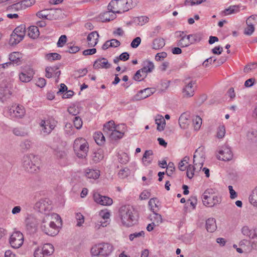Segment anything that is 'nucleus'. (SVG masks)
Segmentation results:
<instances>
[{
  "label": "nucleus",
  "instance_id": "nucleus-1",
  "mask_svg": "<svg viewBox=\"0 0 257 257\" xmlns=\"http://www.w3.org/2000/svg\"><path fill=\"white\" fill-rule=\"evenodd\" d=\"M56 222L62 224L61 218L57 214L44 215L40 222L41 230L47 235L55 236L59 231V226Z\"/></svg>",
  "mask_w": 257,
  "mask_h": 257
},
{
  "label": "nucleus",
  "instance_id": "nucleus-2",
  "mask_svg": "<svg viewBox=\"0 0 257 257\" xmlns=\"http://www.w3.org/2000/svg\"><path fill=\"white\" fill-rule=\"evenodd\" d=\"M135 211L130 205L122 206L119 209V216L123 225L130 227L136 222Z\"/></svg>",
  "mask_w": 257,
  "mask_h": 257
},
{
  "label": "nucleus",
  "instance_id": "nucleus-3",
  "mask_svg": "<svg viewBox=\"0 0 257 257\" xmlns=\"http://www.w3.org/2000/svg\"><path fill=\"white\" fill-rule=\"evenodd\" d=\"M113 250V246L109 243L102 242L93 245L90 249V253L93 256L107 257Z\"/></svg>",
  "mask_w": 257,
  "mask_h": 257
},
{
  "label": "nucleus",
  "instance_id": "nucleus-4",
  "mask_svg": "<svg viewBox=\"0 0 257 257\" xmlns=\"http://www.w3.org/2000/svg\"><path fill=\"white\" fill-rule=\"evenodd\" d=\"M40 164V160L37 156L31 154L23 157V166L29 173H35L39 170Z\"/></svg>",
  "mask_w": 257,
  "mask_h": 257
},
{
  "label": "nucleus",
  "instance_id": "nucleus-5",
  "mask_svg": "<svg viewBox=\"0 0 257 257\" xmlns=\"http://www.w3.org/2000/svg\"><path fill=\"white\" fill-rule=\"evenodd\" d=\"M73 149L77 157L85 158L87 156L88 152V144L82 138H77L73 144Z\"/></svg>",
  "mask_w": 257,
  "mask_h": 257
},
{
  "label": "nucleus",
  "instance_id": "nucleus-6",
  "mask_svg": "<svg viewBox=\"0 0 257 257\" xmlns=\"http://www.w3.org/2000/svg\"><path fill=\"white\" fill-rule=\"evenodd\" d=\"M35 208L45 215L49 214L47 212L52 208L51 201L48 198L41 199L36 203Z\"/></svg>",
  "mask_w": 257,
  "mask_h": 257
},
{
  "label": "nucleus",
  "instance_id": "nucleus-7",
  "mask_svg": "<svg viewBox=\"0 0 257 257\" xmlns=\"http://www.w3.org/2000/svg\"><path fill=\"white\" fill-rule=\"evenodd\" d=\"M23 234L20 231L14 232L10 238V243L14 248H19L23 244Z\"/></svg>",
  "mask_w": 257,
  "mask_h": 257
},
{
  "label": "nucleus",
  "instance_id": "nucleus-8",
  "mask_svg": "<svg viewBox=\"0 0 257 257\" xmlns=\"http://www.w3.org/2000/svg\"><path fill=\"white\" fill-rule=\"evenodd\" d=\"M138 2V0H117L118 9L119 13L121 14L127 12L134 7Z\"/></svg>",
  "mask_w": 257,
  "mask_h": 257
},
{
  "label": "nucleus",
  "instance_id": "nucleus-9",
  "mask_svg": "<svg viewBox=\"0 0 257 257\" xmlns=\"http://www.w3.org/2000/svg\"><path fill=\"white\" fill-rule=\"evenodd\" d=\"M93 199L94 201L101 205L109 206L112 204V199L107 196H103L98 193L93 194Z\"/></svg>",
  "mask_w": 257,
  "mask_h": 257
},
{
  "label": "nucleus",
  "instance_id": "nucleus-10",
  "mask_svg": "<svg viewBox=\"0 0 257 257\" xmlns=\"http://www.w3.org/2000/svg\"><path fill=\"white\" fill-rule=\"evenodd\" d=\"M9 112L12 117L21 118L25 114L26 111L25 108L21 105L13 106L9 110Z\"/></svg>",
  "mask_w": 257,
  "mask_h": 257
},
{
  "label": "nucleus",
  "instance_id": "nucleus-11",
  "mask_svg": "<svg viewBox=\"0 0 257 257\" xmlns=\"http://www.w3.org/2000/svg\"><path fill=\"white\" fill-rule=\"evenodd\" d=\"M26 225L27 229L30 233H33L37 230L38 222L34 216L29 215L26 219Z\"/></svg>",
  "mask_w": 257,
  "mask_h": 257
},
{
  "label": "nucleus",
  "instance_id": "nucleus-12",
  "mask_svg": "<svg viewBox=\"0 0 257 257\" xmlns=\"http://www.w3.org/2000/svg\"><path fill=\"white\" fill-rule=\"evenodd\" d=\"M185 86L183 89L182 92L183 96L185 97H191L194 94V91L196 88L195 81H191L189 83L185 82Z\"/></svg>",
  "mask_w": 257,
  "mask_h": 257
},
{
  "label": "nucleus",
  "instance_id": "nucleus-13",
  "mask_svg": "<svg viewBox=\"0 0 257 257\" xmlns=\"http://www.w3.org/2000/svg\"><path fill=\"white\" fill-rule=\"evenodd\" d=\"M219 153L221 156H219L218 159L224 161H230L233 157L230 148L227 146L223 147L222 149L219 151Z\"/></svg>",
  "mask_w": 257,
  "mask_h": 257
},
{
  "label": "nucleus",
  "instance_id": "nucleus-14",
  "mask_svg": "<svg viewBox=\"0 0 257 257\" xmlns=\"http://www.w3.org/2000/svg\"><path fill=\"white\" fill-rule=\"evenodd\" d=\"M154 92L153 88H147L139 91V92L135 95L134 98L137 100L144 99L153 94Z\"/></svg>",
  "mask_w": 257,
  "mask_h": 257
},
{
  "label": "nucleus",
  "instance_id": "nucleus-15",
  "mask_svg": "<svg viewBox=\"0 0 257 257\" xmlns=\"http://www.w3.org/2000/svg\"><path fill=\"white\" fill-rule=\"evenodd\" d=\"M42 132L44 135H48L54 130L55 126L50 123L49 120H42L40 123Z\"/></svg>",
  "mask_w": 257,
  "mask_h": 257
},
{
  "label": "nucleus",
  "instance_id": "nucleus-16",
  "mask_svg": "<svg viewBox=\"0 0 257 257\" xmlns=\"http://www.w3.org/2000/svg\"><path fill=\"white\" fill-rule=\"evenodd\" d=\"M111 65L108 63L107 60L105 58H101L96 60L93 64L94 69L105 68L108 69L110 68Z\"/></svg>",
  "mask_w": 257,
  "mask_h": 257
},
{
  "label": "nucleus",
  "instance_id": "nucleus-17",
  "mask_svg": "<svg viewBox=\"0 0 257 257\" xmlns=\"http://www.w3.org/2000/svg\"><path fill=\"white\" fill-rule=\"evenodd\" d=\"M53 154L57 159L62 161L63 163H65L67 160V154L64 149H61L59 148L54 149Z\"/></svg>",
  "mask_w": 257,
  "mask_h": 257
},
{
  "label": "nucleus",
  "instance_id": "nucleus-18",
  "mask_svg": "<svg viewBox=\"0 0 257 257\" xmlns=\"http://www.w3.org/2000/svg\"><path fill=\"white\" fill-rule=\"evenodd\" d=\"M99 34L96 31L90 33L87 36L88 46L90 47H94L98 42Z\"/></svg>",
  "mask_w": 257,
  "mask_h": 257
},
{
  "label": "nucleus",
  "instance_id": "nucleus-19",
  "mask_svg": "<svg viewBox=\"0 0 257 257\" xmlns=\"http://www.w3.org/2000/svg\"><path fill=\"white\" fill-rule=\"evenodd\" d=\"M242 233L249 238H257V229H250L247 226H244L241 229Z\"/></svg>",
  "mask_w": 257,
  "mask_h": 257
},
{
  "label": "nucleus",
  "instance_id": "nucleus-20",
  "mask_svg": "<svg viewBox=\"0 0 257 257\" xmlns=\"http://www.w3.org/2000/svg\"><path fill=\"white\" fill-rule=\"evenodd\" d=\"M22 58V54L19 52H13L9 55L10 62L17 66L21 64Z\"/></svg>",
  "mask_w": 257,
  "mask_h": 257
},
{
  "label": "nucleus",
  "instance_id": "nucleus-21",
  "mask_svg": "<svg viewBox=\"0 0 257 257\" xmlns=\"http://www.w3.org/2000/svg\"><path fill=\"white\" fill-rule=\"evenodd\" d=\"M207 202H203V204L206 206L213 207L217 204L220 203L221 201V197L216 194L210 196L209 200H206Z\"/></svg>",
  "mask_w": 257,
  "mask_h": 257
},
{
  "label": "nucleus",
  "instance_id": "nucleus-22",
  "mask_svg": "<svg viewBox=\"0 0 257 257\" xmlns=\"http://www.w3.org/2000/svg\"><path fill=\"white\" fill-rule=\"evenodd\" d=\"M154 69V63L152 62L147 60L143 62V67L141 68V71L142 73L145 74V77H146L147 73L152 72Z\"/></svg>",
  "mask_w": 257,
  "mask_h": 257
},
{
  "label": "nucleus",
  "instance_id": "nucleus-23",
  "mask_svg": "<svg viewBox=\"0 0 257 257\" xmlns=\"http://www.w3.org/2000/svg\"><path fill=\"white\" fill-rule=\"evenodd\" d=\"M119 129V125L115 126L114 121L112 120H111L103 125V132L105 135L107 136H108V134L111 133L112 131H113L115 128H117Z\"/></svg>",
  "mask_w": 257,
  "mask_h": 257
},
{
  "label": "nucleus",
  "instance_id": "nucleus-24",
  "mask_svg": "<svg viewBox=\"0 0 257 257\" xmlns=\"http://www.w3.org/2000/svg\"><path fill=\"white\" fill-rule=\"evenodd\" d=\"M153 155L152 150H150L145 151L142 158V161L145 165L148 166L152 163L153 159Z\"/></svg>",
  "mask_w": 257,
  "mask_h": 257
},
{
  "label": "nucleus",
  "instance_id": "nucleus-25",
  "mask_svg": "<svg viewBox=\"0 0 257 257\" xmlns=\"http://www.w3.org/2000/svg\"><path fill=\"white\" fill-rule=\"evenodd\" d=\"M189 115L186 113H182L179 118L180 126L183 129H186L188 126L190 120L188 119Z\"/></svg>",
  "mask_w": 257,
  "mask_h": 257
},
{
  "label": "nucleus",
  "instance_id": "nucleus-26",
  "mask_svg": "<svg viewBox=\"0 0 257 257\" xmlns=\"http://www.w3.org/2000/svg\"><path fill=\"white\" fill-rule=\"evenodd\" d=\"M123 126V129L121 131H118L117 130V128H115L111 133L108 134L109 138L111 140H116L118 139H120L122 138L124 135V131L123 130L124 128V124H122Z\"/></svg>",
  "mask_w": 257,
  "mask_h": 257
},
{
  "label": "nucleus",
  "instance_id": "nucleus-27",
  "mask_svg": "<svg viewBox=\"0 0 257 257\" xmlns=\"http://www.w3.org/2000/svg\"><path fill=\"white\" fill-rule=\"evenodd\" d=\"M206 228L207 231L213 232L217 228L216 220L213 218H208L206 221Z\"/></svg>",
  "mask_w": 257,
  "mask_h": 257
},
{
  "label": "nucleus",
  "instance_id": "nucleus-28",
  "mask_svg": "<svg viewBox=\"0 0 257 257\" xmlns=\"http://www.w3.org/2000/svg\"><path fill=\"white\" fill-rule=\"evenodd\" d=\"M204 147L203 146L199 147L196 150L193 156L194 162H197L198 159H203L205 161V151Z\"/></svg>",
  "mask_w": 257,
  "mask_h": 257
},
{
  "label": "nucleus",
  "instance_id": "nucleus-29",
  "mask_svg": "<svg viewBox=\"0 0 257 257\" xmlns=\"http://www.w3.org/2000/svg\"><path fill=\"white\" fill-rule=\"evenodd\" d=\"M155 122L157 124V130L159 132L163 131L166 125V121L164 117L161 115H158L155 119Z\"/></svg>",
  "mask_w": 257,
  "mask_h": 257
},
{
  "label": "nucleus",
  "instance_id": "nucleus-30",
  "mask_svg": "<svg viewBox=\"0 0 257 257\" xmlns=\"http://www.w3.org/2000/svg\"><path fill=\"white\" fill-rule=\"evenodd\" d=\"M165 45V42L164 39L161 38H156L153 42L152 48L155 50H159L162 48Z\"/></svg>",
  "mask_w": 257,
  "mask_h": 257
},
{
  "label": "nucleus",
  "instance_id": "nucleus-31",
  "mask_svg": "<svg viewBox=\"0 0 257 257\" xmlns=\"http://www.w3.org/2000/svg\"><path fill=\"white\" fill-rule=\"evenodd\" d=\"M33 75V72L32 70L28 73L22 72L19 75L20 80L23 82H28L31 80Z\"/></svg>",
  "mask_w": 257,
  "mask_h": 257
},
{
  "label": "nucleus",
  "instance_id": "nucleus-32",
  "mask_svg": "<svg viewBox=\"0 0 257 257\" xmlns=\"http://www.w3.org/2000/svg\"><path fill=\"white\" fill-rule=\"evenodd\" d=\"M13 134L17 136L26 137L28 135L27 130L24 127H17L13 130Z\"/></svg>",
  "mask_w": 257,
  "mask_h": 257
},
{
  "label": "nucleus",
  "instance_id": "nucleus-33",
  "mask_svg": "<svg viewBox=\"0 0 257 257\" xmlns=\"http://www.w3.org/2000/svg\"><path fill=\"white\" fill-rule=\"evenodd\" d=\"M24 39L22 36H19L18 34H15L12 33L11 35V37L9 40V44L11 46H14L17 45Z\"/></svg>",
  "mask_w": 257,
  "mask_h": 257
},
{
  "label": "nucleus",
  "instance_id": "nucleus-34",
  "mask_svg": "<svg viewBox=\"0 0 257 257\" xmlns=\"http://www.w3.org/2000/svg\"><path fill=\"white\" fill-rule=\"evenodd\" d=\"M93 138L97 144L100 146L103 145L105 141L103 134L100 132H95L94 134Z\"/></svg>",
  "mask_w": 257,
  "mask_h": 257
},
{
  "label": "nucleus",
  "instance_id": "nucleus-35",
  "mask_svg": "<svg viewBox=\"0 0 257 257\" xmlns=\"http://www.w3.org/2000/svg\"><path fill=\"white\" fill-rule=\"evenodd\" d=\"M111 13L110 11H107L100 16V19L102 22H109L115 19V14L112 13L110 14Z\"/></svg>",
  "mask_w": 257,
  "mask_h": 257
},
{
  "label": "nucleus",
  "instance_id": "nucleus-36",
  "mask_svg": "<svg viewBox=\"0 0 257 257\" xmlns=\"http://www.w3.org/2000/svg\"><path fill=\"white\" fill-rule=\"evenodd\" d=\"M239 11V7L236 5L231 6L227 9H225L222 12L224 16H227L230 14L237 13Z\"/></svg>",
  "mask_w": 257,
  "mask_h": 257
},
{
  "label": "nucleus",
  "instance_id": "nucleus-37",
  "mask_svg": "<svg viewBox=\"0 0 257 257\" xmlns=\"http://www.w3.org/2000/svg\"><path fill=\"white\" fill-rule=\"evenodd\" d=\"M43 250V254L46 255H51L54 251V247L51 243H45L41 248Z\"/></svg>",
  "mask_w": 257,
  "mask_h": 257
},
{
  "label": "nucleus",
  "instance_id": "nucleus-38",
  "mask_svg": "<svg viewBox=\"0 0 257 257\" xmlns=\"http://www.w3.org/2000/svg\"><path fill=\"white\" fill-rule=\"evenodd\" d=\"M28 36L32 38L36 39L39 36V31L36 26H30L28 29Z\"/></svg>",
  "mask_w": 257,
  "mask_h": 257
},
{
  "label": "nucleus",
  "instance_id": "nucleus-39",
  "mask_svg": "<svg viewBox=\"0 0 257 257\" xmlns=\"http://www.w3.org/2000/svg\"><path fill=\"white\" fill-rule=\"evenodd\" d=\"M246 24L247 26L244 30L243 33L247 36H251L254 31L255 28L251 22H249V20L246 21Z\"/></svg>",
  "mask_w": 257,
  "mask_h": 257
},
{
  "label": "nucleus",
  "instance_id": "nucleus-40",
  "mask_svg": "<svg viewBox=\"0 0 257 257\" xmlns=\"http://www.w3.org/2000/svg\"><path fill=\"white\" fill-rule=\"evenodd\" d=\"M107 9L108 11L111 12L112 13H119L117 5V0H112L108 4L107 6Z\"/></svg>",
  "mask_w": 257,
  "mask_h": 257
},
{
  "label": "nucleus",
  "instance_id": "nucleus-41",
  "mask_svg": "<svg viewBox=\"0 0 257 257\" xmlns=\"http://www.w3.org/2000/svg\"><path fill=\"white\" fill-rule=\"evenodd\" d=\"M248 199L252 205L257 206V186L252 190Z\"/></svg>",
  "mask_w": 257,
  "mask_h": 257
},
{
  "label": "nucleus",
  "instance_id": "nucleus-42",
  "mask_svg": "<svg viewBox=\"0 0 257 257\" xmlns=\"http://www.w3.org/2000/svg\"><path fill=\"white\" fill-rule=\"evenodd\" d=\"M215 194L214 190L213 189L209 188L206 189L202 195V201L207 202L206 200H209L210 196Z\"/></svg>",
  "mask_w": 257,
  "mask_h": 257
},
{
  "label": "nucleus",
  "instance_id": "nucleus-43",
  "mask_svg": "<svg viewBox=\"0 0 257 257\" xmlns=\"http://www.w3.org/2000/svg\"><path fill=\"white\" fill-rule=\"evenodd\" d=\"M35 3V0H24L21 1L20 3L14 5V6H18L20 5L21 8L26 9L29 7H31Z\"/></svg>",
  "mask_w": 257,
  "mask_h": 257
},
{
  "label": "nucleus",
  "instance_id": "nucleus-44",
  "mask_svg": "<svg viewBox=\"0 0 257 257\" xmlns=\"http://www.w3.org/2000/svg\"><path fill=\"white\" fill-rule=\"evenodd\" d=\"M13 33H15V34H18L19 36L24 38L26 33L25 26L24 25H21L18 26L15 28Z\"/></svg>",
  "mask_w": 257,
  "mask_h": 257
},
{
  "label": "nucleus",
  "instance_id": "nucleus-45",
  "mask_svg": "<svg viewBox=\"0 0 257 257\" xmlns=\"http://www.w3.org/2000/svg\"><path fill=\"white\" fill-rule=\"evenodd\" d=\"M205 161L201 159H198L197 162H194L193 160L194 165L193 166V168L196 171V173H198L202 169Z\"/></svg>",
  "mask_w": 257,
  "mask_h": 257
},
{
  "label": "nucleus",
  "instance_id": "nucleus-46",
  "mask_svg": "<svg viewBox=\"0 0 257 257\" xmlns=\"http://www.w3.org/2000/svg\"><path fill=\"white\" fill-rule=\"evenodd\" d=\"M85 175L88 178L96 179L99 177V174L96 170L89 169L86 172Z\"/></svg>",
  "mask_w": 257,
  "mask_h": 257
},
{
  "label": "nucleus",
  "instance_id": "nucleus-47",
  "mask_svg": "<svg viewBox=\"0 0 257 257\" xmlns=\"http://www.w3.org/2000/svg\"><path fill=\"white\" fill-rule=\"evenodd\" d=\"M159 201L157 198H151L149 201V205L150 207L151 210L153 212L157 211L155 208H158Z\"/></svg>",
  "mask_w": 257,
  "mask_h": 257
},
{
  "label": "nucleus",
  "instance_id": "nucleus-48",
  "mask_svg": "<svg viewBox=\"0 0 257 257\" xmlns=\"http://www.w3.org/2000/svg\"><path fill=\"white\" fill-rule=\"evenodd\" d=\"M103 158V155L101 151H98L97 152H94L92 156V160L95 163L99 162Z\"/></svg>",
  "mask_w": 257,
  "mask_h": 257
},
{
  "label": "nucleus",
  "instance_id": "nucleus-49",
  "mask_svg": "<svg viewBox=\"0 0 257 257\" xmlns=\"http://www.w3.org/2000/svg\"><path fill=\"white\" fill-rule=\"evenodd\" d=\"M247 138L248 140L255 142L257 141V131L255 130H250L247 134Z\"/></svg>",
  "mask_w": 257,
  "mask_h": 257
},
{
  "label": "nucleus",
  "instance_id": "nucleus-50",
  "mask_svg": "<svg viewBox=\"0 0 257 257\" xmlns=\"http://www.w3.org/2000/svg\"><path fill=\"white\" fill-rule=\"evenodd\" d=\"M67 49L65 51V52L74 54L76 52H78L80 50V48L78 46H74L72 45V43L68 44L67 45Z\"/></svg>",
  "mask_w": 257,
  "mask_h": 257
},
{
  "label": "nucleus",
  "instance_id": "nucleus-51",
  "mask_svg": "<svg viewBox=\"0 0 257 257\" xmlns=\"http://www.w3.org/2000/svg\"><path fill=\"white\" fill-rule=\"evenodd\" d=\"M192 121L194 129L196 131L199 130L202 124V118L200 116L197 115L193 119Z\"/></svg>",
  "mask_w": 257,
  "mask_h": 257
},
{
  "label": "nucleus",
  "instance_id": "nucleus-52",
  "mask_svg": "<svg viewBox=\"0 0 257 257\" xmlns=\"http://www.w3.org/2000/svg\"><path fill=\"white\" fill-rule=\"evenodd\" d=\"M46 58L50 61L60 60L61 56L56 53H49L46 55Z\"/></svg>",
  "mask_w": 257,
  "mask_h": 257
},
{
  "label": "nucleus",
  "instance_id": "nucleus-53",
  "mask_svg": "<svg viewBox=\"0 0 257 257\" xmlns=\"http://www.w3.org/2000/svg\"><path fill=\"white\" fill-rule=\"evenodd\" d=\"M190 40H187L186 37H182L177 42V46L180 47H186L191 45Z\"/></svg>",
  "mask_w": 257,
  "mask_h": 257
},
{
  "label": "nucleus",
  "instance_id": "nucleus-54",
  "mask_svg": "<svg viewBox=\"0 0 257 257\" xmlns=\"http://www.w3.org/2000/svg\"><path fill=\"white\" fill-rule=\"evenodd\" d=\"M166 168H167L166 174L168 176H171L175 170L174 164L172 162H170Z\"/></svg>",
  "mask_w": 257,
  "mask_h": 257
},
{
  "label": "nucleus",
  "instance_id": "nucleus-55",
  "mask_svg": "<svg viewBox=\"0 0 257 257\" xmlns=\"http://www.w3.org/2000/svg\"><path fill=\"white\" fill-rule=\"evenodd\" d=\"M202 39V34L200 33L192 34V39L190 40L191 44L199 42Z\"/></svg>",
  "mask_w": 257,
  "mask_h": 257
},
{
  "label": "nucleus",
  "instance_id": "nucleus-56",
  "mask_svg": "<svg viewBox=\"0 0 257 257\" xmlns=\"http://www.w3.org/2000/svg\"><path fill=\"white\" fill-rule=\"evenodd\" d=\"M118 160L121 164H126L128 161V157L126 153H123L118 155Z\"/></svg>",
  "mask_w": 257,
  "mask_h": 257
},
{
  "label": "nucleus",
  "instance_id": "nucleus-57",
  "mask_svg": "<svg viewBox=\"0 0 257 257\" xmlns=\"http://www.w3.org/2000/svg\"><path fill=\"white\" fill-rule=\"evenodd\" d=\"M73 123L76 129H80L82 125V121L81 118L79 116H75L73 119Z\"/></svg>",
  "mask_w": 257,
  "mask_h": 257
},
{
  "label": "nucleus",
  "instance_id": "nucleus-58",
  "mask_svg": "<svg viewBox=\"0 0 257 257\" xmlns=\"http://www.w3.org/2000/svg\"><path fill=\"white\" fill-rule=\"evenodd\" d=\"M196 173L195 170L193 167V166L189 165L187 168V176L189 179H192Z\"/></svg>",
  "mask_w": 257,
  "mask_h": 257
},
{
  "label": "nucleus",
  "instance_id": "nucleus-59",
  "mask_svg": "<svg viewBox=\"0 0 257 257\" xmlns=\"http://www.w3.org/2000/svg\"><path fill=\"white\" fill-rule=\"evenodd\" d=\"M75 217L77 221L76 225L77 226H81L84 221V216L80 213H76Z\"/></svg>",
  "mask_w": 257,
  "mask_h": 257
},
{
  "label": "nucleus",
  "instance_id": "nucleus-60",
  "mask_svg": "<svg viewBox=\"0 0 257 257\" xmlns=\"http://www.w3.org/2000/svg\"><path fill=\"white\" fill-rule=\"evenodd\" d=\"M153 213L154 219L153 222H155V224L158 226L162 222V216L160 214L157 213L156 211H155V212H153Z\"/></svg>",
  "mask_w": 257,
  "mask_h": 257
},
{
  "label": "nucleus",
  "instance_id": "nucleus-61",
  "mask_svg": "<svg viewBox=\"0 0 257 257\" xmlns=\"http://www.w3.org/2000/svg\"><path fill=\"white\" fill-rule=\"evenodd\" d=\"M10 95H11V93L8 89H3L2 88H0V99L3 101L4 97H7Z\"/></svg>",
  "mask_w": 257,
  "mask_h": 257
},
{
  "label": "nucleus",
  "instance_id": "nucleus-62",
  "mask_svg": "<svg viewBox=\"0 0 257 257\" xmlns=\"http://www.w3.org/2000/svg\"><path fill=\"white\" fill-rule=\"evenodd\" d=\"M32 142L31 141L29 140H26L23 141L21 144V147L22 148L25 150H28L31 147Z\"/></svg>",
  "mask_w": 257,
  "mask_h": 257
},
{
  "label": "nucleus",
  "instance_id": "nucleus-63",
  "mask_svg": "<svg viewBox=\"0 0 257 257\" xmlns=\"http://www.w3.org/2000/svg\"><path fill=\"white\" fill-rule=\"evenodd\" d=\"M67 41V37L66 35H61L59 38L58 41L57 43L58 47H62L66 43Z\"/></svg>",
  "mask_w": 257,
  "mask_h": 257
},
{
  "label": "nucleus",
  "instance_id": "nucleus-64",
  "mask_svg": "<svg viewBox=\"0 0 257 257\" xmlns=\"http://www.w3.org/2000/svg\"><path fill=\"white\" fill-rule=\"evenodd\" d=\"M225 134V130L224 125H220L217 130V136L218 138H222Z\"/></svg>",
  "mask_w": 257,
  "mask_h": 257
}]
</instances>
